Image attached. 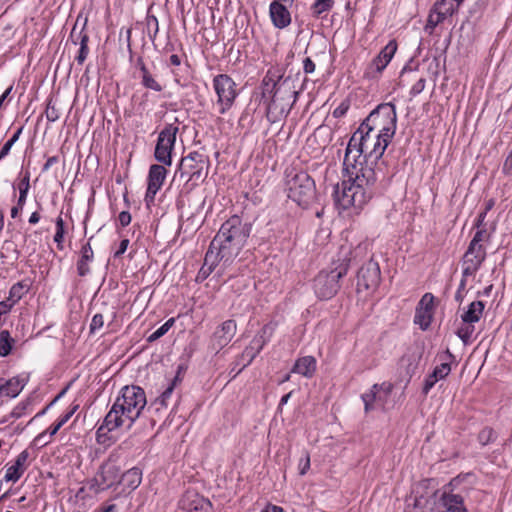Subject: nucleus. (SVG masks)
Returning a JSON list of instances; mask_svg holds the SVG:
<instances>
[{
	"label": "nucleus",
	"mask_w": 512,
	"mask_h": 512,
	"mask_svg": "<svg viewBox=\"0 0 512 512\" xmlns=\"http://www.w3.org/2000/svg\"><path fill=\"white\" fill-rule=\"evenodd\" d=\"M344 176L341 183L334 187L333 199L340 210L353 209L356 212L364 207L376 191L378 179L369 168L343 166Z\"/></svg>",
	"instance_id": "obj_1"
},
{
	"label": "nucleus",
	"mask_w": 512,
	"mask_h": 512,
	"mask_svg": "<svg viewBox=\"0 0 512 512\" xmlns=\"http://www.w3.org/2000/svg\"><path fill=\"white\" fill-rule=\"evenodd\" d=\"M147 405L145 390L138 385L121 388L103 423L96 431L97 439L107 432L124 428L131 429Z\"/></svg>",
	"instance_id": "obj_2"
},
{
	"label": "nucleus",
	"mask_w": 512,
	"mask_h": 512,
	"mask_svg": "<svg viewBox=\"0 0 512 512\" xmlns=\"http://www.w3.org/2000/svg\"><path fill=\"white\" fill-rule=\"evenodd\" d=\"M389 143L390 141L370 132V129L359 126L347 144L343 166L369 168L379 179L383 175L382 156Z\"/></svg>",
	"instance_id": "obj_3"
},
{
	"label": "nucleus",
	"mask_w": 512,
	"mask_h": 512,
	"mask_svg": "<svg viewBox=\"0 0 512 512\" xmlns=\"http://www.w3.org/2000/svg\"><path fill=\"white\" fill-rule=\"evenodd\" d=\"M262 97L266 99V117L275 123L287 117L295 104L298 92L290 78L277 80L267 74L262 80Z\"/></svg>",
	"instance_id": "obj_4"
},
{
	"label": "nucleus",
	"mask_w": 512,
	"mask_h": 512,
	"mask_svg": "<svg viewBox=\"0 0 512 512\" xmlns=\"http://www.w3.org/2000/svg\"><path fill=\"white\" fill-rule=\"evenodd\" d=\"M250 235V227L238 215L227 219L212 240V247L220 250L227 260L235 259Z\"/></svg>",
	"instance_id": "obj_5"
},
{
	"label": "nucleus",
	"mask_w": 512,
	"mask_h": 512,
	"mask_svg": "<svg viewBox=\"0 0 512 512\" xmlns=\"http://www.w3.org/2000/svg\"><path fill=\"white\" fill-rule=\"evenodd\" d=\"M391 142L396 131V112L392 104H382L372 111L360 125Z\"/></svg>",
	"instance_id": "obj_6"
},
{
	"label": "nucleus",
	"mask_w": 512,
	"mask_h": 512,
	"mask_svg": "<svg viewBox=\"0 0 512 512\" xmlns=\"http://www.w3.org/2000/svg\"><path fill=\"white\" fill-rule=\"evenodd\" d=\"M286 187L288 198L302 208H308L316 198L315 181L307 172L288 176Z\"/></svg>",
	"instance_id": "obj_7"
},
{
	"label": "nucleus",
	"mask_w": 512,
	"mask_h": 512,
	"mask_svg": "<svg viewBox=\"0 0 512 512\" xmlns=\"http://www.w3.org/2000/svg\"><path fill=\"white\" fill-rule=\"evenodd\" d=\"M351 259H344L339 265L330 271L322 270L313 280V288L316 296L321 300L331 299L340 288L339 281L349 268Z\"/></svg>",
	"instance_id": "obj_8"
},
{
	"label": "nucleus",
	"mask_w": 512,
	"mask_h": 512,
	"mask_svg": "<svg viewBox=\"0 0 512 512\" xmlns=\"http://www.w3.org/2000/svg\"><path fill=\"white\" fill-rule=\"evenodd\" d=\"M212 86L216 94L214 106L219 115H225L235 105L239 95L237 84L230 75L217 74L213 77Z\"/></svg>",
	"instance_id": "obj_9"
},
{
	"label": "nucleus",
	"mask_w": 512,
	"mask_h": 512,
	"mask_svg": "<svg viewBox=\"0 0 512 512\" xmlns=\"http://www.w3.org/2000/svg\"><path fill=\"white\" fill-rule=\"evenodd\" d=\"M179 123L178 118H175L174 122L167 123L158 134L154 158L163 165H172V155L175 149L176 137L179 132Z\"/></svg>",
	"instance_id": "obj_10"
},
{
	"label": "nucleus",
	"mask_w": 512,
	"mask_h": 512,
	"mask_svg": "<svg viewBox=\"0 0 512 512\" xmlns=\"http://www.w3.org/2000/svg\"><path fill=\"white\" fill-rule=\"evenodd\" d=\"M209 167L210 160L208 155L199 151H192L182 157L178 171L181 177L186 175L188 176V181L198 183L199 181H204L207 177Z\"/></svg>",
	"instance_id": "obj_11"
},
{
	"label": "nucleus",
	"mask_w": 512,
	"mask_h": 512,
	"mask_svg": "<svg viewBox=\"0 0 512 512\" xmlns=\"http://www.w3.org/2000/svg\"><path fill=\"white\" fill-rule=\"evenodd\" d=\"M394 385L385 381L381 384H374L369 392L362 395L364 410L366 413L374 410L386 411L393 407L392 391Z\"/></svg>",
	"instance_id": "obj_12"
},
{
	"label": "nucleus",
	"mask_w": 512,
	"mask_h": 512,
	"mask_svg": "<svg viewBox=\"0 0 512 512\" xmlns=\"http://www.w3.org/2000/svg\"><path fill=\"white\" fill-rule=\"evenodd\" d=\"M462 481L460 476L454 477L442 488L439 502L447 512H468L463 495L468 494V489L461 487Z\"/></svg>",
	"instance_id": "obj_13"
},
{
	"label": "nucleus",
	"mask_w": 512,
	"mask_h": 512,
	"mask_svg": "<svg viewBox=\"0 0 512 512\" xmlns=\"http://www.w3.org/2000/svg\"><path fill=\"white\" fill-rule=\"evenodd\" d=\"M464 0H438L430 10L425 31L432 34L437 25L457 12Z\"/></svg>",
	"instance_id": "obj_14"
},
{
	"label": "nucleus",
	"mask_w": 512,
	"mask_h": 512,
	"mask_svg": "<svg viewBox=\"0 0 512 512\" xmlns=\"http://www.w3.org/2000/svg\"><path fill=\"white\" fill-rule=\"evenodd\" d=\"M486 259V248L484 245H474L469 243V246L464 254L462 263V276L467 278L475 276L480 269L482 263Z\"/></svg>",
	"instance_id": "obj_15"
},
{
	"label": "nucleus",
	"mask_w": 512,
	"mask_h": 512,
	"mask_svg": "<svg viewBox=\"0 0 512 512\" xmlns=\"http://www.w3.org/2000/svg\"><path fill=\"white\" fill-rule=\"evenodd\" d=\"M381 278V272L378 263L369 261L364 264L357 274V291L375 290Z\"/></svg>",
	"instance_id": "obj_16"
},
{
	"label": "nucleus",
	"mask_w": 512,
	"mask_h": 512,
	"mask_svg": "<svg viewBox=\"0 0 512 512\" xmlns=\"http://www.w3.org/2000/svg\"><path fill=\"white\" fill-rule=\"evenodd\" d=\"M167 165L152 164L149 168L147 177V189L145 194V201L152 203L155 200V196L164 184L168 170Z\"/></svg>",
	"instance_id": "obj_17"
},
{
	"label": "nucleus",
	"mask_w": 512,
	"mask_h": 512,
	"mask_svg": "<svg viewBox=\"0 0 512 512\" xmlns=\"http://www.w3.org/2000/svg\"><path fill=\"white\" fill-rule=\"evenodd\" d=\"M439 301L432 293H425L418 302V326L427 330L433 320Z\"/></svg>",
	"instance_id": "obj_18"
},
{
	"label": "nucleus",
	"mask_w": 512,
	"mask_h": 512,
	"mask_svg": "<svg viewBox=\"0 0 512 512\" xmlns=\"http://www.w3.org/2000/svg\"><path fill=\"white\" fill-rule=\"evenodd\" d=\"M275 330L276 323L269 322L254 336L250 345L246 347L243 352V355L249 357L248 363H250L262 351L265 345L270 342Z\"/></svg>",
	"instance_id": "obj_19"
},
{
	"label": "nucleus",
	"mask_w": 512,
	"mask_h": 512,
	"mask_svg": "<svg viewBox=\"0 0 512 512\" xmlns=\"http://www.w3.org/2000/svg\"><path fill=\"white\" fill-rule=\"evenodd\" d=\"M396 50V42L390 41L369 64L365 71V76L375 78L377 75L381 74L393 58Z\"/></svg>",
	"instance_id": "obj_20"
},
{
	"label": "nucleus",
	"mask_w": 512,
	"mask_h": 512,
	"mask_svg": "<svg viewBox=\"0 0 512 512\" xmlns=\"http://www.w3.org/2000/svg\"><path fill=\"white\" fill-rule=\"evenodd\" d=\"M452 357V354L449 352L440 356L441 363L436 365L433 371L430 374H428L424 380V384L422 387V393L424 395H427L438 381L445 379L450 374V360Z\"/></svg>",
	"instance_id": "obj_21"
},
{
	"label": "nucleus",
	"mask_w": 512,
	"mask_h": 512,
	"mask_svg": "<svg viewBox=\"0 0 512 512\" xmlns=\"http://www.w3.org/2000/svg\"><path fill=\"white\" fill-rule=\"evenodd\" d=\"M237 331L236 321L233 319H228L220 324L213 335L211 336V347L213 350H221L225 346H227L233 337L235 336Z\"/></svg>",
	"instance_id": "obj_22"
},
{
	"label": "nucleus",
	"mask_w": 512,
	"mask_h": 512,
	"mask_svg": "<svg viewBox=\"0 0 512 512\" xmlns=\"http://www.w3.org/2000/svg\"><path fill=\"white\" fill-rule=\"evenodd\" d=\"M179 507L186 512H212L210 500L190 490L181 497Z\"/></svg>",
	"instance_id": "obj_23"
},
{
	"label": "nucleus",
	"mask_w": 512,
	"mask_h": 512,
	"mask_svg": "<svg viewBox=\"0 0 512 512\" xmlns=\"http://www.w3.org/2000/svg\"><path fill=\"white\" fill-rule=\"evenodd\" d=\"M120 472L119 466L114 462L104 463L95 477V482L98 486L97 492L106 490L119 483Z\"/></svg>",
	"instance_id": "obj_24"
},
{
	"label": "nucleus",
	"mask_w": 512,
	"mask_h": 512,
	"mask_svg": "<svg viewBox=\"0 0 512 512\" xmlns=\"http://www.w3.org/2000/svg\"><path fill=\"white\" fill-rule=\"evenodd\" d=\"M30 453L27 449L17 455L14 462L6 465L4 480L6 482H17L26 472L30 465Z\"/></svg>",
	"instance_id": "obj_25"
},
{
	"label": "nucleus",
	"mask_w": 512,
	"mask_h": 512,
	"mask_svg": "<svg viewBox=\"0 0 512 512\" xmlns=\"http://www.w3.org/2000/svg\"><path fill=\"white\" fill-rule=\"evenodd\" d=\"M271 23L277 29H285L292 22V16L285 4L272 1L269 5Z\"/></svg>",
	"instance_id": "obj_26"
},
{
	"label": "nucleus",
	"mask_w": 512,
	"mask_h": 512,
	"mask_svg": "<svg viewBox=\"0 0 512 512\" xmlns=\"http://www.w3.org/2000/svg\"><path fill=\"white\" fill-rule=\"evenodd\" d=\"M25 380L19 376L10 379L0 377V404L17 397L25 387Z\"/></svg>",
	"instance_id": "obj_27"
},
{
	"label": "nucleus",
	"mask_w": 512,
	"mask_h": 512,
	"mask_svg": "<svg viewBox=\"0 0 512 512\" xmlns=\"http://www.w3.org/2000/svg\"><path fill=\"white\" fill-rule=\"evenodd\" d=\"M94 261V251L92 249V246L90 242L83 244L80 252H79V258L76 262V270L77 274L80 277H85L88 274L91 273V267L90 265Z\"/></svg>",
	"instance_id": "obj_28"
},
{
	"label": "nucleus",
	"mask_w": 512,
	"mask_h": 512,
	"mask_svg": "<svg viewBox=\"0 0 512 512\" xmlns=\"http://www.w3.org/2000/svg\"><path fill=\"white\" fill-rule=\"evenodd\" d=\"M137 66L141 73V85L148 90H152L155 92H162L164 89V86L150 72V70L148 69V67L146 66V64L144 63L142 58H139L137 60Z\"/></svg>",
	"instance_id": "obj_29"
},
{
	"label": "nucleus",
	"mask_w": 512,
	"mask_h": 512,
	"mask_svg": "<svg viewBox=\"0 0 512 512\" xmlns=\"http://www.w3.org/2000/svg\"><path fill=\"white\" fill-rule=\"evenodd\" d=\"M317 367V361L313 356H304L298 358L291 370L292 373L300 374L306 378H311Z\"/></svg>",
	"instance_id": "obj_30"
},
{
	"label": "nucleus",
	"mask_w": 512,
	"mask_h": 512,
	"mask_svg": "<svg viewBox=\"0 0 512 512\" xmlns=\"http://www.w3.org/2000/svg\"><path fill=\"white\" fill-rule=\"evenodd\" d=\"M141 481L142 471L137 467L127 470L119 478V484H122L124 488L129 489L130 491L135 490L140 485Z\"/></svg>",
	"instance_id": "obj_31"
},
{
	"label": "nucleus",
	"mask_w": 512,
	"mask_h": 512,
	"mask_svg": "<svg viewBox=\"0 0 512 512\" xmlns=\"http://www.w3.org/2000/svg\"><path fill=\"white\" fill-rule=\"evenodd\" d=\"M334 5L335 0H314L309 10L314 19L324 20Z\"/></svg>",
	"instance_id": "obj_32"
},
{
	"label": "nucleus",
	"mask_w": 512,
	"mask_h": 512,
	"mask_svg": "<svg viewBox=\"0 0 512 512\" xmlns=\"http://www.w3.org/2000/svg\"><path fill=\"white\" fill-rule=\"evenodd\" d=\"M30 187V172H21L17 181L13 184L14 190L17 189L19 192L17 203L26 204Z\"/></svg>",
	"instance_id": "obj_33"
},
{
	"label": "nucleus",
	"mask_w": 512,
	"mask_h": 512,
	"mask_svg": "<svg viewBox=\"0 0 512 512\" xmlns=\"http://www.w3.org/2000/svg\"><path fill=\"white\" fill-rule=\"evenodd\" d=\"M485 303L477 300L469 304L468 309L461 315L463 323H476L478 322L484 312Z\"/></svg>",
	"instance_id": "obj_34"
},
{
	"label": "nucleus",
	"mask_w": 512,
	"mask_h": 512,
	"mask_svg": "<svg viewBox=\"0 0 512 512\" xmlns=\"http://www.w3.org/2000/svg\"><path fill=\"white\" fill-rule=\"evenodd\" d=\"M416 354L413 350H409L405 353L398 362V370L400 374H405L408 377V381L416 371Z\"/></svg>",
	"instance_id": "obj_35"
},
{
	"label": "nucleus",
	"mask_w": 512,
	"mask_h": 512,
	"mask_svg": "<svg viewBox=\"0 0 512 512\" xmlns=\"http://www.w3.org/2000/svg\"><path fill=\"white\" fill-rule=\"evenodd\" d=\"M30 290V281L24 279L13 284L9 290L8 299L17 304Z\"/></svg>",
	"instance_id": "obj_36"
},
{
	"label": "nucleus",
	"mask_w": 512,
	"mask_h": 512,
	"mask_svg": "<svg viewBox=\"0 0 512 512\" xmlns=\"http://www.w3.org/2000/svg\"><path fill=\"white\" fill-rule=\"evenodd\" d=\"M67 234V227L62 218V212L55 219V234L53 237V241L56 244V247L59 251L64 250V241L65 235Z\"/></svg>",
	"instance_id": "obj_37"
},
{
	"label": "nucleus",
	"mask_w": 512,
	"mask_h": 512,
	"mask_svg": "<svg viewBox=\"0 0 512 512\" xmlns=\"http://www.w3.org/2000/svg\"><path fill=\"white\" fill-rule=\"evenodd\" d=\"M220 261H223L224 264L230 263L233 260H227L225 257H222V254H220V250L217 249V247H212V242L210 243V246L205 254L204 257V265L212 268L215 270L216 266Z\"/></svg>",
	"instance_id": "obj_38"
},
{
	"label": "nucleus",
	"mask_w": 512,
	"mask_h": 512,
	"mask_svg": "<svg viewBox=\"0 0 512 512\" xmlns=\"http://www.w3.org/2000/svg\"><path fill=\"white\" fill-rule=\"evenodd\" d=\"M88 43L89 35L86 32H84V29H82L80 31V48L78 54L75 57V60L78 63V65H83L89 55Z\"/></svg>",
	"instance_id": "obj_39"
},
{
	"label": "nucleus",
	"mask_w": 512,
	"mask_h": 512,
	"mask_svg": "<svg viewBox=\"0 0 512 512\" xmlns=\"http://www.w3.org/2000/svg\"><path fill=\"white\" fill-rule=\"evenodd\" d=\"M15 340L11 337L8 330H2L0 332V356H8L13 348Z\"/></svg>",
	"instance_id": "obj_40"
},
{
	"label": "nucleus",
	"mask_w": 512,
	"mask_h": 512,
	"mask_svg": "<svg viewBox=\"0 0 512 512\" xmlns=\"http://www.w3.org/2000/svg\"><path fill=\"white\" fill-rule=\"evenodd\" d=\"M175 318H169L162 326L148 336L147 341L152 343L164 336L175 324Z\"/></svg>",
	"instance_id": "obj_41"
},
{
	"label": "nucleus",
	"mask_w": 512,
	"mask_h": 512,
	"mask_svg": "<svg viewBox=\"0 0 512 512\" xmlns=\"http://www.w3.org/2000/svg\"><path fill=\"white\" fill-rule=\"evenodd\" d=\"M474 323H463V325L458 328L457 336L465 343H469L472 339L473 333L475 331Z\"/></svg>",
	"instance_id": "obj_42"
},
{
	"label": "nucleus",
	"mask_w": 512,
	"mask_h": 512,
	"mask_svg": "<svg viewBox=\"0 0 512 512\" xmlns=\"http://www.w3.org/2000/svg\"><path fill=\"white\" fill-rule=\"evenodd\" d=\"M177 381V377L173 379V381L169 384V386L161 393V395L156 399V403L161 407H167L169 400L173 394L175 384Z\"/></svg>",
	"instance_id": "obj_43"
},
{
	"label": "nucleus",
	"mask_w": 512,
	"mask_h": 512,
	"mask_svg": "<svg viewBox=\"0 0 512 512\" xmlns=\"http://www.w3.org/2000/svg\"><path fill=\"white\" fill-rule=\"evenodd\" d=\"M62 427L55 421L52 423L45 431L38 434L35 438V442L41 443L45 446L50 441H43V439L46 437V435H49L51 438L61 429Z\"/></svg>",
	"instance_id": "obj_44"
},
{
	"label": "nucleus",
	"mask_w": 512,
	"mask_h": 512,
	"mask_svg": "<svg viewBox=\"0 0 512 512\" xmlns=\"http://www.w3.org/2000/svg\"><path fill=\"white\" fill-rule=\"evenodd\" d=\"M45 115L49 122H55L60 118V111L52 99L47 101Z\"/></svg>",
	"instance_id": "obj_45"
},
{
	"label": "nucleus",
	"mask_w": 512,
	"mask_h": 512,
	"mask_svg": "<svg viewBox=\"0 0 512 512\" xmlns=\"http://www.w3.org/2000/svg\"><path fill=\"white\" fill-rule=\"evenodd\" d=\"M490 240V233L486 228H477L476 233L474 234L471 244L474 245H483V243H487Z\"/></svg>",
	"instance_id": "obj_46"
},
{
	"label": "nucleus",
	"mask_w": 512,
	"mask_h": 512,
	"mask_svg": "<svg viewBox=\"0 0 512 512\" xmlns=\"http://www.w3.org/2000/svg\"><path fill=\"white\" fill-rule=\"evenodd\" d=\"M79 405L75 404L71 406L67 411H65L63 414H61L57 419L56 422L63 427L73 416V414L77 411Z\"/></svg>",
	"instance_id": "obj_47"
},
{
	"label": "nucleus",
	"mask_w": 512,
	"mask_h": 512,
	"mask_svg": "<svg viewBox=\"0 0 512 512\" xmlns=\"http://www.w3.org/2000/svg\"><path fill=\"white\" fill-rule=\"evenodd\" d=\"M478 439L482 445H487L494 439V431L492 428L485 427L478 434Z\"/></svg>",
	"instance_id": "obj_48"
},
{
	"label": "nucleus",
	"mask_w": 512,
	"mask_h": 512,
	"mask_svg": "<svg viewBox=\"0 0 512 512\" xmlns=\"http://www.w3.org/2000/svg\"><path fill=\"white\" fill-rule=\"evenodd\" d=\"M104 325V317L102 314L97 313L93 316L91 323H90V332L94 333L98 330H100Z\"/></svg>",
	"instance_id": "obj_49"
},
{
	"label": "nucleus",
	"mask_w": 512,
	"mask_h": 512,
	"mask_svg": "<svg viewBox=\"0 0 512 512\" xmlns=\"http://www.w3.org/2000/svg\"><path fill=\"white\" fill-rule=\"evenodd\" d=\"M214 270L206 265H202V267L200 268L197 276H196V281L197 282H203L204 280H206L210 275L211 273L213 272Z\"/></svg>",
	"instance_id": "obj_50"
},
{
	"label": "nucleus",
	"mask_w": 512,
	"mask_h": 512,
	"mask_svg": "<svg viewBox=\"0 0 512 512\" xmlns=\"http://www.w3.org/2000/svg\"><path fill=\"white\" fill-rule=\"evenodd\" d=\"M310 469V455L306 452L305 457L300 460L299 463V473L300 475H305L307 471Z\"/></svg>",
	"instance_id": "obj_51"
},
{
	"label": "nucleus",
	"mask_w": 512,
	"mask_h": 512,
	"mask_svg": "<svg viewBox=\"0 0 512 512\" xmlns=\"http://www.w3.org/2000/svg\"><path fill=\"white\" fill-rule=\"evenodd\" d=\"M16 304H14L12 301H10L8 298H6L5 300L3 301H0V315L3 316V315H7L8 313H10V311L12 310V308L15 306Z\"/></svg>",
	"instance_id": "obj_52"
},
{
	"label": "nucleus",
	"mask_w": 512,
	"mask_h": 512,
	"mask_svg": "<svg viewBox=\"0 0 512 512\" xmlns=\"http://www.w3.org/2000/svg\"><path fill=\"white\" fill-rule=\"evenodd\" d=\"M132 217L130 212L122 211L118 216V221L122 227H126L131 223Z\"/></svg>",
	"instance_id": "obj_53"
},
{
	"label": "nucleus",
	"mask_w": 512,
	"mask_h": 512,
	"mask_svg": "<svg viewBox=\"0 0 512 512\" xmlns=\"http://www.w3.org/2000/svg\"><path fill=\"white\" fill-rule=\"evenodd\" d=\"M13 145H14L13 142H10L9 140H7L2 145V147L0 148V162L9 155Z\"/></svg>",
	"instance_id": "obj_54"
},
{
	"label": "nucleus",
	"mask_w": 512,
	"mask_h": 512,
	"mask_svg": "<svg viewBox=\"0 0 512 512\" xmlns=\"http://www.w3.org/2000/svg\"><path fill=\"white\" fill-rule=\"evenodd\" d=\"M316 65L313 60L309 57L305 58L303 61V70L306 74H311L315 71Z\"/></svg>",
	"instance_id": "obj_55"
},
{
	"label": "nucleus",
	"mask_w": 512,
	"mask_h": 512,
	"mask_svg": "<svg viewBox=\"0 0 512 512\" xmlns=\"http://www.w3.org/2000/svg\"><path fill=\"white\" fill-rule=\"evenodd\" d=\"M503 173L512 174V151L509 153L503 164Z\"/></svg>",
	"instance_id": "obj_56"
},
{
	"label": "nucleus",
	"mask_w": 512,
	"mask_h": 512,
	"mask_svg": "<svg viewBox=\"0 0 512 512\" xmlns=\"http://www.w3.org/2000/svg\"><path fill=\"white\" fill-rule=\"evenodd\" d=\"M58 162H59L58 156L49 157L42 167V172H47L53 165L57 164Z\"/></svg>",
	"instance_id": "obj_57"
},
{
	"label": "nucleus",
	"mask_w": 512,
	"mask_h": 512,
	"mask_svg": "<svg viewBox=\"0 0 512 512\" xmlns=\"http://www.w3.org/2000/svg\"><path fill=\"white\" fill-rule=\"evenodd\" d=\"M348 110V105L341 103L337 108L333 111V116L336 118H340L346 114Z\"/></svg>",
	"instance_id": "obj_58"
},
{
	"label": "nucleus",
	"mask_w": 512,
	"mask_h": 512,
	"mask_svg": "<svg viewBox=\"0 0 512 512\" xmlns=\"http://www.w3.org/2000/svg\"><path fill=\"white\" fill-rule=\"evenodd\" d=\"M24 204H20V203H17L16 202V205H14L12 208H11V218L13 219H16L19 217V215L22 213L23 209H24Z\"/></svg>",
	"instance_id": "obj_59"
},
{
	"label": "nucleus",
	"mask_w": 512,
	"mask_h": 512,
	"mask_svg": "<svg viewBox=\"0 0 512 512\" xmlns=\"http://www.w3.org/2000/svg\"><path fill=\"white\" fill-rule=\"evenodd\" d=\"M128 245L129 239H123L119 244L118 250L115 252V257L123 255L126 252Z\"/></svg>",
	"instance_id": "obj_60"
},
{
	"label": "nucleus",
	"mask_w": 512,
	"mask_h": 512,
	"mask_svg": "<svg viewBox=\"0 0 512 512\" xmlns=\"http://www.w3.org/2000/svg\"><path fill=\"white\" fill-rule=\"evenodd\" d=\"M41 217H42V216H41V213H40V211H39V210L34 211V212H32V213H31V215H30V217H29V219H28V223H29L30 225H36V224H38V223H39V221L41 220Z\"/></svg>",
	"instance_id": "obj_61"
},
{
	"label": "nucleus",
	"mask_w": 512,
	"mask_h": 512,
	"mask_svg": "<svg viewBox=\"0 0 512 512\" xmlns=\"http://www.w3.org/2000/svg\"><path fill=\"white\" fill-rule=\"evenodd\" d=\"M486 211H482L481 213H479V215L477 216L476 220H475V227L477 228H485L484 227V222H485V218H486Z\"/></svg>",
	"instance_id": "obj_62"
},
{
	"label": "nucleus",
	"mask_w": 512,
	"mask_h": 512,
	"mask_svg": "<svg viewBox=\"0 0 512 512\" xmlns=\"http://www.w3.org/2000/svg\"><path fill=\"white\" fill-rule=\"evenodd\" d=\"M406 502L407 505L405 512H413L414 508H416V497L413 498L412 496H410L409 498H407Z\"/></svg>",
	"instance_id": "obj_63"
},
{
	"label": "nucleus",
	"mask_w": 512,
	"mask_h": 512,
	"mask_svg": "<svg viewBox=\"0 0 512 512\" xmlns=\"http://www.w3.org/2000/svg\"><path fill=\"white\" fill-rule=\"evenodd\" d=\"M262 512H284L283 508L277 505L268 504Z\"/></svg>",
	"instance_id": "obj_64"
}]
</instances>
